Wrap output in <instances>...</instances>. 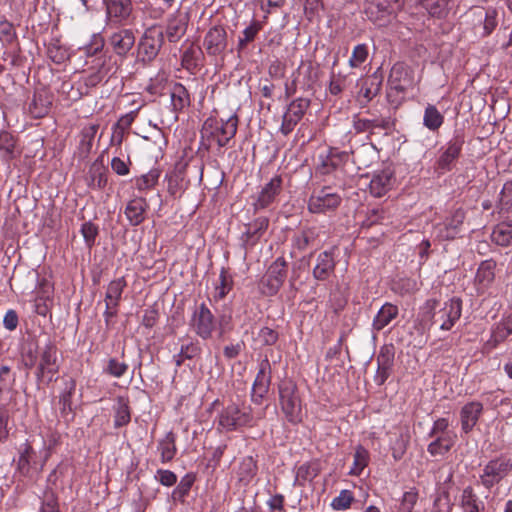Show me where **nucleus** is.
<instances>
[{
	"instance_id": "nucleus-1",
	"label": "nucleus",
	"mask_w": 512,
	"mask_h": 512,
	"mask_svg": "<svg viewBox=\"0 0 512 512\" xmlns=\"http://www.w3.org/2000/svg\"><path fill=\"white\" fill-rule=\"evenodd\" d=\"M23 364L27 369L35 367V377L38 384L49 385L57 380L61 361L58 349L52 341H48L37 352L29 348L22 354Z\"/></svg>"
},
{
	"instance_id": "nucleus-2",
	"label": "nucleus",
	"mask_w": 512,
	"mask_h": 512,
	"mask_svg": "<svg viewBox=\"0 0 512 512\" xmlns=\"http://www.w3.org/2000/svg\"><path fill=\"white\" fill-rule=\"evenodd\" d=\"M279 406L285 419L292 425L302 422V400L297 384L291 379H284L278 384Z\"/></svg>"
},
{
	"instance_id": "nucleus-3",
	"label": "nucleus",
	"mask_w": 512,
	"mask_h": 512,
	"mask_svg": "<svg viewBox=\"0 0 512 512\" xmlns=\"http://www.w3.org/2000/svg\"><path fill=\"white\" fill-rule=\"evenodd\" d=\"M238 122L239 119L236 113L230 115L227 119L209 117L203 124L202 137L214 140L219 148H223L236 135Z\"/></svg>"
},
{
	"instance_id": "nucleus-4",
	"label": "nucleus",
	"mask_w": 512,
	"mask_h": 512,
	"mask_svg": "<svg viewBox=\"0 0 512 512\" xmlns=\"http://www.w3.org/2000/svg\"><path fill=\"white\" fill-rule=\"evenodd\" d=\"M253 422L252 410L247 406L231 403L219 413L217 417L218 428L225 431H234Z\"/></svg>"
},
{
	"instance_id": "nucleus-5",
	"label": "nucleus",
	"mask_w": 512,
	"mask_h": 512,
	"mask_svg": "<svg viewBox=\"0 0 512 512\" xmlns=\"http://www.w3.org/2000/svg\"><path fill=\"white\" fill-rule=\"evenodd\" d=\"M107 27L119 28L134 21L132 0H103Z\"/></svg>"
},
{
	"instance_id": "nucleus-6",
	"label": "nucleus",
	"mask_w": 512,
	"mask_h": 512,
	"mask_svg": "<svg viewBox=\"0 0 512 512\" xmlns=\"http://www.w3.org/2000/svg\"><path fill=\"white\" fill-rule=\"evenodd\" d=\"M512 471V459L507 456L501 455L491 459L483 468V473L480 475L481 484L491 489L496 484H499L510 472Z\"/></svg>"
},
{
	"instance_id": "nucleus-7",
	"label": "nucleus",
	"mask_w": 512,
	"mask_h": 512,
	"mask_svg": "<svg viewBox=\"0 0 512 512\" xmlns=\"http://www.w3.org/2000/svg\"><path fill=\"white\" fill-rule=\"evenodd\" d=\"M404 0H366L365 14L373 23L383 26L390 16L399 11Z\"/></svg>"
},
{
	"instance_id": "nucleus-8",
	"label": "nucleus",
	"mask_w": 512,
	"mask_h": 512,
	"mask_svg": "<svg viewBox=\"0 0 512 512\" xmlns=\"http://www.w3.org/2000/svg\"><path fill=\"white\" fill-rule=\"evenodd\" d=\"M342 197L330 186L315 190L308 200V210L314 214L335 211L341 204Z\"/></svg>"
},
{
	"instance_id": "nucleus-9",
	"label": "nucleus",
	"mask_w": 512,
	"mask_h": 512,
	"mask_svg": "<svg viewBox=\"0 0 512 512\" xmlns=\"http://www.w3.org/2000/svg\"><path fill=\"white\" fill-rule=\"evenodd\" d=\"M193 332L203 340L210 339L217 328L216 317L205 303L195 308L190 319Z\"/></svg>"
},
{
	"instance_id": "nucleus-10",
	"label": "nucleus",
	"mask_w": 512,
	"mask_h": 512,
	"mask_svg": "<svg viewBox=\"0 0 512 512\" xmlns=\"http://www.w3.org/2000/svg\"><path fill=\"white\" fill-rule=\"evenodd\" d=\"M287 277V262L283 257H278L268 268L261 280L262 293L273 296L282 287Z\"/></svg>"
},
{
	"instance_id": "nucleus-11",
	"label": "nucleus",
	"mask_w": 512,
	"mask_h": 512,
	"mask_svg": "<svg viewBox=\"0 0 512 512\" xmlns=\"http://www.w3.org/2000/svg\"><path fill=\"white\" fill-rule=\"evenodd\" d=\"M372 117H361L360 115H354L352 120V127L355 133H367V140L371 142V136L375 134L376 129L386 131L391 130L394 126L393 121L390 117L377 116L372 114Z\"/></svg>"
},
{
	"instance_id": "nucleus-12",
	"label": "nucleus",
	"mask_w": 512,
	"mask_h": 512,
	"mask_svg": "<svg viewBox=\"0 0 512 512\" xmlns=\"http://www.w3.org/2000/svg\"><path fill=\"white\" fill-rule=\"evenodd\" d=\"M462 313V300L453 297L446 301L433 316V323L439 324L441 330L449 331L459 320Z\"/></svg>"
},
{
	"instance_id": "nucleus-13",
	"label": "nucleus",
	"mask_w": 512,
	"mask_h": 512,
	"mask_svg": "<svg viewBox=\"0 0 512 512\" xmlns=\"http://www.w3.org/2000/svg\"><path fill=\"white\" fill-rule=\"evenodd\" d=\"M464 139L460 135H455L446 146L440 149V155L436 160V170L440 172L451 171L455 161L461 155Z\"/></svg>"
},
{
	"instance_id": "nucleus-14",
	"label": "nucleus",
	"mask_w": 512,
	"mask_h": 512,
	"mask_svg": "<svg viewBox=\"0 0 512 512\" xmlns=\"http://www.w3.org/2000/svg\"><path fill=\"white\" fill-rule=\"evenodd\" d=\"M271 384V367L268 359L260 363L259 371L256 375L252 387L251 399L256 404H261L263 398L269 391Z\"/></svg>"
},
{
	"instance_id": "nucleus-15",
	"label": "nucleus",
	"mask_w": 512,
	"mask_h": 512,
	"mask_svg": "<svg viewBox=\"0 0 512 512\" xmlns=\"http://www.w3.org/2000/svg\"><path fill=\"white\" fill-rule=\"evenodd\" d=\"M498 11L494 8H477L473 16L478 22L475 25V33L481 37L490 35L498 25Z\"/></svg>"
},
{
	"instance_id": "nucleus-16",
	"label": "nucleus",
	"mask_w": 512,
	"mask_h": 512,
	"mask_svg": "<svg viewBox=\"0 0 512 512\" xmlns=\"http://www.w3.org/2000/svg\"><path fill=\"white\" fill-rule=\"evenodd\" d=\"M394 347L392 345H384L381 347L377 355V372L374 381L377 385H383L392 373L394 365Z\"/></svg>"
},
{
	"instance_id": "nucleus-17",
	"label": "nucleus",
	"mask_w": 512,
	"mask_h": 512,
	"mask_svg": "<svg viewBox=\"0 0 512 512\" xmlns=\"http://www.w3.org/2000/svg\"><path fill=\"white\" fill-rule=\"evenodd\" d=\"M227 32L222 26L211 27L204 37V48L208 55L218 56L227 48Z\"/></svg>"
},
{
	"instance_id": "nucleus-18",
	"label": "nucleus",
	"mask_w": 512,
	"mask_h": 512,
	"mask_svg": "<svg viewBox=\"0 0 512 512\" xmlns=\"http://www.w3.org/2000/svg\"><path fill=\"white\" fill-rule=\"evenodd\" d=\"M510 335H512V313L503 316L500 321L493 325L490 338L484 344V349L492 351Z\"/></svg>"
},
{
	"instance_id": "nucleus-19",
	"label": "nucleus",
	"mask_w": 512,
	"mask_h": 512,
	"mask_svg": "<svg viewBox=\"0 0 512 512\" xmlns=\"http://www.w3.org/2000/svg\"><path fill=\"white\" fill-rule=\"evenodd\" d=\"M282 188V178L278 175L271 178L259 192L253 207L255 211L268 208L276 199Z\"/></svg>"
},
{
	"instance_id": "nucleus-20",
	"label": "nucleus",
	"mask_w": 512,
	"mask_h": 512,
	"mask_svg": "<svg viewBox=\"0 0 512 512\" xmlns=\"http://www.w3.org/2000/svg\"><path fill=\"white\" fill-rule=\"evenodd\" d=\"M164 41V33L154 35L152 31H146L139 42V53L143 61H152L159 53Z\"/></svg>"
},
{
	"instance_id": "nucleus-21",
	"label": "nucleus",
	"mask_w": 512,
	"mask_h": 512,
	"mask_svg": "<svg viewBox=\"0 0 512 512\" xmlns=\"http://www.w3.org/2000/svg\"><path fill=\"white\" fill-rule=\"evenodd\" d=\"M483 413V405L478 401L466 403L460 410L461 429L468 434L476 426Z\"/></svg>"
},
{
	"instance_id": "nucleus-22",
	"label": "nucleus",
	"mask_w": 512,
	"mask_h": 512,
	"mask_svg": "<svg viewBox=\"0 0 512 512\" xmlns=\"http://www.w3.org/2000/svg\"><path fill=\"white\" fill-rule=\"evenodd\" d=\"M188 27V16L182 15L180 11L171 14L167 19L166 36L169 42H178L186 33Z\"/></svg>"
},
{
	"instance_id": "nucleus-23",
	"label": "nucleus",
	"mask_w": 512,
	"mask_h": 512,
	"mask_svg": "<svg viewBox=\"0 0 512 512\" xmlns=\"http://www.w3.org/2000/svg\"><path fill=\"white\" fill-rule=\"evenodd\" d=\"M109 43L118 56H126L135 44V35L131 29H121L113 33Z\"/></svg>"
},
{
	"instance_id": "nucleus-24",
	"label": "nucleus",
	"mask_w": 512,
	"mask_h": 512,
	"mask_svg": "<svg viewBox=\"0 0 512 512\" xmlns=\"http://www.w3.org/2000/svg\"><path fill=\"white\" fill-rule=\"evenodd\" d=\"M335 266L333 251H323L317 256L313 277L318 281H325L334 273Z\"/></svg>"
},
{
	"instance_id": "nucleus-25",
	"label": "nucleus",
	"mask_w": 512,
	"mask_h": 512,
	"mask_svg": "<svg viewBox=\"0 0 512 512\" xmlns=\"http://www.w3.org/2000/svg\"><path fill=\"white\" fill-rule=\"evenodd\" d=\"M347 158L348 154L346 152H340L336 148H331L326 155L319 156L320 163L317 166V172L322 175L330 174Z\"/></svg>"
},
{
	"instance_id": "nucleus-26",
	"label": "nucleus",
	"mask_w": 512,
	"mask_h": 512,
	"mask_svg": "<svg viewBox=\"0 0 512 512\" xmlns=\"http://www.w3.org/2000/svg\"><path fill=\"white\" fill-rule=\"evenodd\" d=\"M148 203L143 197L131 199L125 207V215L131 226H138L145 220Z\"/></svg>"
},
{
	"instance_id": "nucleus-27",
	"label": "nucleus",
	"mask_w": 512,
	"mask_h": 512,
	"mask_svg": "<svg viewBox=\"0 0 512 512\" xmlns=\"http://www.w3.org/2000/svg\"><path fill=\"white\" fill-rule=\"evenodd\" d=\"M465 220V211L462 208L456 209L443 224L440 225V236L444 239H454L460 232Z\"/></svg>"
},
{
	"instance_id": "nucleus-28",
	"label": "nucleus",
	"mask_w": 512,
	"mask_h": 512,
	"mask_svg": "<svg viewBox=\"0 0 512 512\" xmlns=\"http://www.w3.org/2000/svg\"><path fill=\"white\" fill-rule=\"evenodd\" d=\"M269 219L267 217H258L246 225V230L242 234V241L246 246H253L267 230Z\"/></svg>"
},
{
	"instance_id": "nucleus-29",
	"label": "nucleus",
	"mask_w": 512,
	"mask_h": 512,
	"mask_svg": "<svg viewBox=\"0 0 512 512\" xmlns=\"http://www.w3.org/2000/svg\"><path fill=\"white\" fill-rule=\"evenodd\" d=\"M393 185V173L390 170H382L375 173L370 181V193L375 197L384 196Z\"/></svg>"
},
{
	"instance_id": "nucleus-30",
	"label": "nucleus",
	"mask_w": 512,
	"mask_h": 512,
	"mask_svg": "<svg viewBox=\"0 0 512 512\" xmlns=\"http://www.w3.org/2000/svg\"><path fill=\"white\" fill-rule=\"evenodd\" d=\"M491 242L500 247L512 245V220L506 219L496 224L490 235Z\"/></svg>"
},
{
	"instance_id": "nucleus-31",
	"label": "nucleus",
	"mask_w": 512,
	"mask_h": 512,
	"mask_svg": "<svg viewBox=\"0 0 512 512\" xmlns=\"http://www.w3.org/2000/svg\"><path fill=\"white\" fill-rule=\"evenodd\" d=\"M399 309L396 305L386 302L381 306L376 316L373 319L372 327L373 330L379 332L386 326L390 325L393 320L397 318Z\"/></svg>"
},
{
	"instance_id": "nucleus-32",
	"label": "nucleus",
	"mask_w": 512,
	"mask_h": 512,
	"mask_svg": "<svg viewBox=\"0 0 512 512\" xmlns=\"http://www.w3.org/2000/svg\"><path fill=\"white\" fill-rule=\"evenodd\" d=\"M320 229L316 226L305 227L293 237V244L299 251H305L318 244Z\"/></svg>"
},
{
	"instance_id": "nucleus-33",
	"label": "nucleus",
	"mask_w": 512,
	"mask_h": 512,
	"mask_svg": "<svg viewBox=\"0 0 512 512\" xmlns=\"http://www.w3.org/2000/svg\"><path fill=\"white\" fill-rule=\"evenodd\" d=\"M435 439L428 445L427 451L431 456L444 455L451 450L456 441L455 433L435 435Z\"/></svg>"
},
{
	"instance_id": "nucleus-34",
	"label": "nucleus",
	"mask_w": 512,
	"mask_h": 512,
	"mask_svg": "<svg viewBox=\"0 0 512 512\" xmlns=\"http://www.w3.org/2000/svg\"><path fill=\"white\" fill-rule=\"evenodd\" d=\"M171 106L174 112H180L190 105V95L182 83L175 82L170 90Z\"/></svg>"
},
{
	"instance_id": "nucleus-35",
	"label": "nucleus",
	"mask_w": 512,
	"mask_h": 512,
	"mask_svg": "<svg viewBox=\"0 0 512 512\" xmlns=\"http://www.w3.org/2000/svg\"><path fill=\"white\" fill-rule=\"evenodd\" d=\"M320 466L317 461L305 462L296 468L294 485L303 487L306 482H311L318 476Z\"/></svg>"
},
{
	"instance_id": "nucleus-36",
	"label": "nucleus",
	"mask_w": 512,
	"mask_h": 512,
	"mask_svg": "<svg viewBox=\"0 0 512 512\" xmlns=\"http://www.w3.org/2000/svg\"><path fill=\"white\" fill-rule=\"evenodd\" d=\"M460 506L464 512H483L485 509L484 503L479 499L471 486L463 489Z\"/></svg>"
},
{
	"instance_id": "nucleus-37",
	"label": "nucleus",
	"mask_w": 512,
	"mask_h": 512,
	"mask_svg": "<svg viewBox=\"0 0 512 512\" xmlns=\"http://www.w3.org/2000/svg\"><path fill=\"white\" fill-rule=\"evenodd\" d=\"M98 129L99 124L97 123H90L82 128L78 147L82 157H87L91 152Z\"/></svg>"
},
{
	"instance_id": "nucleus-38",
	"label": "nucleus",
	"mask_w": 512,
	"mask_h": 512,
	"mask_svg": "<svg viewBox=\"0 0 512 512\" xmlns=\"http://www.w3.org/2000/svg\"><path fill=\"white\" fill-rule=\"evenodd\" d=\"M258 471L257 461L252 456H246L241 459L237 469L239 482L248 485L256 476Z\"/></svg>"
},
{
	"instance_id": "nucleus-39",
	"label": "nucleus",
	"mask_w": 512,
	"mask_h": 512,
	"mask_svg": "<svg viewBox=\"0 0 512 512\" xmlns=\"http://www.w3.org/2000/svg\"><path fill=\"white\" fill-rule=\"evenodd\" d=\"M382 75L377 72L370 75L362 84L360 95L365 98L366 103L370 102L374 97H376L382 87Z\"/></svg>"
},
{
	"instance_id": "nucleus-40",
	"label": "nucleus",
	"mask_w": 512,
	"mask_h": 512,
	"mask_svg": "<svg viewBox=\"0 0 512 512\" xmlns=\"http://www.w3.org/2000/svg\"><path fill=\"white\" fill-rule=\"evenodd\" d=\"M496 262L493 259H487L480 263L475 281L482 287H488L495 279Z\"/></svg>"
},
{
	"instance_id": "nucleus-41",
	"label": "nucleus",
	"mask_w": 512,
	"mask_h": 512,
	"mask_svg": "<svg viewBox=\"0 0 512 512\" xmlns=\"http://www.w3.org/2000/svg\"><path fill=\"white\" fill-rule=\"evenodd\" d=\"M176 436L173 432H168L165 437L159 441L158 450L161 454V462L168 463L173 460L176 455Z\"/></svg>"
},
{
	"instance_id": "nucleus-42",
	"label": "nucleus",
	"mask_w": 512,
	"mask_h": 512,
	"mask_svg": "<svg viewBox=\"0 0 512 512\" xmlns=\"http://www.w3.org/2000/svg\"><path fill=\"white\" fill-rule=\"evenodd\" d=\"M76 390V381L73 378L64 380V388L59 395L61 414L65 415L72 411V396Z\"/></svg>"
},
{
	"instance_id": "nucleus-43",
	"label": "nucleus",
	"mask_w": 512,
	"mask_h": 512,
	"mask_svg": "<svg viewBox=\"0 0 512 512\" xmlns=\"http://www.w3.org/2000/svg\"><path fill=\"white\" fill-rule=\"evenodd\" d=\"M376 147L371 143L363 144L360 148L352 151L353 161L361 167H369L374 159Z\"/></svg>"
},
{
	"instance_id": "nucleus-44",
	"label": "nucleus",
	"mask_w": 512,
	"mask_h": 512,
	"mask_svg": "<svg viewBox=\"0 0 512 512\" xmlns=\"http://www.w3.org/2000/svg\"><path fill=\"white\" fill-rule=\"evenodd\" d=\"M421 4L431 16L442 18L448 14L453 0H421Z\"/></svg>"
},
{
	"instance_id": "nucleus-45",
	"label": "nucleus",
	"mask_w": 512,
	"mask_h": 512,
	"mask_svg": "<svg viewBox=\"0 0 512 512\" xmlns=\"http://www.w3.org/2000/svg\"><path fill=\"white\" fill-rule=\"evenodd\" d=\"M444 122V116L432 104H428L424 111L423 125L430 131H437Z\"/></svg>"
},
{
	"instance_id": "nucleus-46",
	"label": "nucleus",
	"mask_w": 512,
	"mask_h": 512,
	"mask_svg": "<svg viewBox=\"0 0 512 512\" xmlns=\"http://www.w3.org/2000/svg\"><path fill=\"white\" fill-rule=\"evenodd\" d=\"M262 23L257 20H252L250 25L247 26L243 32L242 36L239 37L238 43H237V50L238 52H241L244 50L247 45L251 42H253L258 35V33L262 30Z\"/></svg>"
},
{
	"instance_id": "nucleus-47",
	"label": "nucleus",
	"mask_w": 512,
	"mask_h": 512,
	"mask_svg": "<svg viewBox=\"0 0 512 512\" xmlns=\"http://www.w3.org/2000/svg\"><path fill=\"white\" fill-rule=\"evenodd\" d=\"M395 438L391 439V451L395 461H399L406 453L410 442V436L407 432L394 433Z\"/></svg>"
},
{
	"instance_id": "nucleus-48",
	"label": "nucleus",
	"mask_w": 512,
	"mask_h": 512,
	"mask_svg": "<svg viewBox=\"0 0 512 512\" xmlns=\"http://www.w3.org/2000/svg\"><path fill=\"white\" fill-rule=\"evenodd\" d=\"M127 286L125 277H120L109 282L106 293L105 301H110L120 304L122 293Z\"/></svg>"
},
{
	"instance_id": "nucleus-49",
	"label": "nucleus",
	"mask_w": 512,
	"mask_h": 512,
	"mask_svg": "<svg viewBox=\"0 0 512 512\" xmlns=\"http://www.w3.org/2000/svg\"><path fill=\"white\" fill-rule=\"evenodd\" d=\"M131 421V413L128 405V401L123 397H119L117 400V406L115 408L114 415V427L120 428L126 426Z\"/></svg>"
},
{
	"instance_id": "nucleus-50",
	"label": "nucleus",
	"mask_w": 512,
	"mask_h": 512,
	"mask_svg": "<svg viewBox=\"0 0 512 512\" xmlns=\"http://www.w3.org/2000/svg\"><path fill=\"white\" fill-rule=\"evenodd\" d=\"M50 105L51 101L45 94L35 93L29 105V110L34 117L40 118L48 113Z\"/></svg>"
},
{
	"instance_id": "nucleus-51",
	"label": "nucleus",
	"mask_w": 512,
	"mask_h": 512,
	"mask_svg": "<svg viewBox=\"0 0 512 512\" xmlns=\"http://www.w3.org/2000/svg\"><path fill=\"white\" fill-rule=\"evenodd\" d=\"M234 281L232 275L226 268H222L219 274V284L216 285L215 298L218 300L224 299L227 294L233 289Z\"/></svg>"
},
{
	"instance_id": "nucleus-52",
	"label": "nucleus",
	"mask_w": 512,
	"mask_h": 512,
	"mask_svg": "<svg viewBox=\"0 0 512 512\" xmlns=\"http://www.w3.org/2000/svg\"><path fill=\"white\" fill-rule=\"evenodd\" d=\"M368 461V450L364 448L362 445H358L355 449L353 466L351 467L349 474L359 476L364 470V468L368 465Z\"/></svg>"
},
{
	"instance_id": "nucleus-53",
	"label": "nucleus",
	"mask_w": 512,
	"mask_h": 512,
	"mask_svg": "<svg viewBox=\"0 0 512 512\" xmlns=\"http://www.w3.org/2000/svg\"><path fill=\"white\" fill-rule=\"evenodd\" d=\"M201 352L198 342H190L182 345L180 352L174 356V361L177 367H180L186 359H193Z\"/></svg>"
},
{
	"instance_id": "nucleus-54",
	"label": "nucleus",
	"mask_w": 512,
	"mask_h": 512,
	"mask_svg": "<svg viewBox=\"0 0 512 512\" xmlns=\"http://www.w3.org/2000/svg\"><path fill=\"white\" fill-rule=\"evenodd\" d=\"M35 454L34 450L31 446L26 445L24 450L21 452L18 459V471L21 475L25 477L32 476V465L31 460L33 455Z\"/></svg>"
},
{
	"instance_id": "nucleus-55",
	"label": "nucleus",
	"mask_w": 512,
	"mask_h": 512,
	"mask_svg": "<svg viewBox=\"0 0 512 512\" xmlns=\"http://www.w3.org/2000/svg\"><path fill=\"white\" fill-rule=\"evenodd\" d=\"M160 171L158 169H151L148 173L136 178L135 186L139 191H146L152 189L159 180Z\"/></svg>"
},
{
	"instance_id": "nucleus-56",
	"label": "nucleus",
	"mask_w": 512,
	"mask_h": 512,
	"mask_svg": "<svg viewBox=\"0 0 512 512\" xmlns=\"http://www.w3.org/2000/svg\"><path fill=\"white\" fill-rule=\"evenodd\" d=\"M128 371V364L122 361H119L117 358H109L107 360L106 366L103 368V373L114 377L121 378Z\"/></svg>"
},
{
	"instance_id": "nucleus-57",
	"label": "nucleus",
	"mask_w": 512,
	"mask_h": 512,
	"mask_svg": "<svg viewBox=\"0 0 512 512\" xmlns=\"http://www.w3.org/2000/svg\"><path fill=\"white\" fill-rule=\"evenodd\" d=\"M309 106H310V100L307 98L300 97V98L293 100L289 104L286 112L290 116H293V117L297 118L299 121H301V119L305 115Z\"/></svg>"
},
{
	"instance_id": "nucleus-58",
	"label": "nucleus",
	"mask_w": 512,
	"mask_h": 512,
	"mask_svg": "<svg viewBox=\"0 0 512 512\" xmlns=\"http://www.w3.org/2000/svg\"><path fill=\"white\" fill-rule=\"evenodd\" d=\"M369 55L368 46L366 44H358L353 48L348 64L351 68H358L363 64Z\"/></svg>"
},
{
	"instance_id": "nucleus-59",
	"label": "nucleus",
	"mask_w": 512,
	"mask_h": 512,
	"mask_svg": "<svg viewBox=\"0 0 512 512\" xmlns=\"http://www.w3.org/2000/svg\"><path fill=\"white\" fill-rule=\"evenodd\" d=\"M397 73L398 68H392L388 78L389 90L387 92V97L390 101H394L392 99L394 96L404 93L406 90V86L402 83V81H397L396 76H394Z\"/></svg>"
},
{
	"instance_id": "nucleus-60",
	"label": "nucleus",
	"mask_w": 512,
	"mask_h": 512,
	"mask_svg": "<svg viewBox=\"0 0 512 512\" xmlns=\"http://www.w3.org/2000/svg\"><path fill=\"white\" fill-rule=\"evenodd\" d=\"M109 69L105 67L104 62L96 71L91 72L83 78L84 85L87 88L96 87L107 76Z\"/></svg>"
},
{
	"instance_id": "nucleus-61",
	"label": "nucleus",
	"mask_w": 512,
	"mask_h": 512,
	"mask_svg": "<svg viewBox=\"0 0 512 512\" xmlns=\"http://www.w3.org/2000/svg\"><path fill=\"white\" fill-rule=\"evenodd\" d=\"M200 48H194L190 46L183 52L182 55V66L186 69H194L198 66L199 57L201 55Z\"/></svg>"
},
{
	"instance_id": "nucleus-62",
	"label": "nucleus",
	"mask_w": 512,
	"mask_h": 512,
	"mask_svg": "<svg viewBox=\"0 0 512 512\" xmlns=\"http://www.w3.org/2000/svg\"><path fill=\"white\" fill-rule=\"evenodd\" d=\"M417 501L418 491L416 488H411L409 491L404 492L400 502V512H413Z\"/></svg>"
},
{
	"instance_id": "nucleus-63",
	"label": "nucleus",
	"mask_w": 512,
	"mask_h": 512,
	"mask_svg": "<svg viewBox=\"0 0 512 512\" xmlns=\"http://www.w3.org/2000/svg\"><path fill=\"white\" fill-rule=\"evenodd\" d=\"M98 226L91 221H87L81 226V234L87 247L91 248L95 244L96 237L98 236Z\"/></svg>"
},
{
	"instance_id": "nucleus-64",
	"label": "nucleus",
	"mask_w": 512,
	"mask_h": 512,
	"mask_svg": "<svg viewBox=\"0 0 512 512\" xmlns=\"http://www.w3.org/2000/svg\"><path fill=\"white\" fill-rule=\"evenodd\" d=\"M38 512H59L58 499L53 492L44 494Z\"/></svg>"
}]
</instances>
